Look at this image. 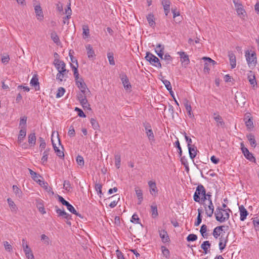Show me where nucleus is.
<instances>
[{
	"label": "nucleus",
	"mask_w": 259,
	"mask_h": 259,
	"mask_svg": "<svg viewBox=\"0 0 259 259\" xmlns=\"http://www.w3.org/2000/svg\"><path fill=\"white\" fill-rule=\"evenodd\" d=\"M229 212H231V210L229 208L223 209L218 206L214 212L215 219L220 223L227 221L230 217Z\"/></svg>",
	"instance_id": "nucleus-1"
},
{
	"label": "nucleus",
	"mask_w": 259,
	"mask_h": 259,
	"mask_svg": "<svg viewBox=\"0 0 259 259\" xmlns=\"http://www.w3.org/2000/svg\"><path fill=\"white\" fill-rule=\"evenodd\" d=\"M145 58L152 65L158 68H161V64L159 59L151 53L147 52Z\"/></svg>",
	"instance_id": "nucleus-2"
},
{
	"label": "nucleus",
	"mask_w": 259,
	"mask_h": 259,
	"mask_svg": "<svg viewBox=\"0 0 259 259\" xmlns=\"http://www.w3.org/2000/svg\"><path fill=\"white\" fill-rule=\"evenodd\" d=\"M245 57L249 67H254L256 64V53L252 52L251 53L248 50L245 52Z\"/></svg>",
	"instance_id": "nucleus-3"
},
{
	"label": "nucleus",
	"mask_w": 259,
	"mask_h": 259,
	"mask_svg": "<svg viewBox=\"0 0 259 259\" xmlns=\"http://www.w3.org/2000/svg\"><path fill=\"white\" fill-rule=\"evenodd\" d=\"M205 193H206V190L204 186L201 184L199 185L196 187V191L193 195L194 200L197 202H200V196L202 195H205Z\"/></svg>",
	"instance_id": "nucleus-4"
},
{
	"label": "nucleus",
	"mask_w": 259,
	"mask_h": 259,
	"mask_svg": "<svg viewBox=\"0 0 259 259\" xmlns=\"http://www.w3.org/2000/svg\"><path fill=\"white\" fill-rule=\"evenodd\" d=\"M119 77L122 81L125 90H131L132 88V85L130 82L129 79L126 74L124 72H122L119 74Z\"/></svg>",
	"instance_id": "nucleus-5"
},
{
	"label": "nucleus",
	"mask_w": 259,
	"mask_h": 259,
	"mask_svg": "<svg viewBox=\"0 0 259 259\" xmlns=\"http://www.w3.org/2000/svg\"><path fill=\"white\" fill-rule=\"evenodd\" d=\"M76 84L80 90V92L83 94H88L90 92L82 78L80 77L79 80L76 82Z\"/></svg>",
	"instance_id": "nucleus-6"
},
{
	"label": "nucleus",
	"mask_w": 259,
	"mask_h": 259,
	"mask_svg": "<svg viewBox=\"0 0 259 259\" xmlns=\"http://www.w3.org/2000/svg\"><path fill=\"white\" fill-rule=\"evenodd\" d=\"M178 54L180 56L182 65L186 67L190 63L188 55L185 52H178Z\"/></svg>",
	"instance_id": "nucleus-7"
},
{
	"label": "nucleus",
	"mask_w": 259,
	"mask_h": 259,
	"mask_svg": "<svg viewBox=\"0 0 259 259\" xmlns=\"http://www.w3.org/2000/svg\"><path fill=\"white\" fill-rule=\"evenodd\" d=\"M241 150L245 157L250 161H255V159L252 153H250L248 149L244 147L243 144L241 143Z\"/></svg>",
	"instance_id": "nucleus-8"
},
{
	"label": "nucleus",
	"mask_w": 259,
	"mask_h": 259,
	"mask_svg": "<svg viewBox=\"0 0 259 259\" xmlns=\"http://www.w3.org/2000/svg\"><path fill=\"white\" fill-rule=\"evenodd\" d=\"M203 206L205 208V213L207 217H211L214 211V206L212 202H209V205H207L205 203H203Z\"/></svg>",
	"instance_id": "nucleus-9"
},
{
	"label": "nucleus",
	"mask_w": 259,
	"mask_h": 259,
	"mask_svg": "<svg viewBox=\"0 0 259 259\" xmlns=\"http://www.w3.org/2000/svg\"><path fill=\"white\" fill-rule=\"evenodd\" d=\"M55 210L59 217H62L68 220L71 219V215L66 212L63 208L62 210L58 206H56Z\"/></svg>",
	"instance_id": "nucleus-10"
},
{
	"label": "nucleus",
	"mask_w": 259,
	"mask_h": 259,
	"mask_svg": "<svg viewBox=\"0 0 259 259\" xmlns=\"http://www.w3.org/2000/svg\"><path fill=\"white\" fill-rule=\"evenodd\" d=\"M159 236L163 243L169 242L170 239L167 232L165 230H159Z\"/></svg>",
	"instance_id": "nucleus-11"
},
{
	"label": "nucleus",
	"mask_w": 259,
	"mask_h": 259,
	"mask_svg": "<svg viewBox=\"0 0 259 259\" xmlns=\"http://www.w3.org/2000/svg\"><path fill=\"white\" fill-rule=\"evenodd\" d=\"M239 209L240 214V219L241 221H243L246 219V217L248 214V211L242 205L239 206Z\"/></svg>",
	"instance_id": "nucleus-12"
},
{
	"label": "nucleus",
	"mask_w": 259,
	"mask_h": 259,
	"mask_svg": "<svg viewBox=\"0 0 259 259\" xmlns=\"http://www.w3.org/2000/svg\"><path fill=\"white\" fill-rule=\"evenodd\" d=\"M164 50V46L161 44H158L155 49V52L161 59H163Z\"/></svg>",
	"instance_id": "nucleus-13"
},
{
	"label": "nucleus",
	"mask_w": 259,
	"mask_h": 259,
	"mask_svg": "<svg viewBox=\"0 0 259 259\" xmlns=\"http://www.w3.org/2000/svg\"><path fill=\"white\" fill-rule=\"evenodd\" d=\"M213 118L217 123V126H221L222 127L225 126V122L223 121L222 117L218 114L217 113H213Z\"/></svg>",
	"instance_id": "nucleus-14"
},
{
	"label": "nucleus",
	"mask_w": 259,
	"mask_h": 259,
	"mask_svg": "<svg viewBox=\"0 0 259 259\" xmlns=\"http://www.w3.org/2000/svg\"><path fill=\"white\" fill-rule=\"evenodd\" d=\"M189 154L191 159H193L197 155V149L195 145H192L188 147Z\"/></svg>",
	"instance_id": "nucleus-15"
},
{
	"label": "nucleus",
	"mask_w": 259,
	"mask_h": 259,
	"mask_svg": "<svg viewBox=\"0 0 259 259\" xmlns=\"http://www.w3.org/2000/svg\"><path fill=\"white\" fill-rule=\"evenodd\" d=\"M228 56L229 58V60L231 66V68L233 69L235 68L236 66V56L232 52H229Z\"/></svg>",
	"instance_id": "nucleus-16"
},
{
	"label": "nucleus",
	"mask_w": 259,
	"mask_h": 259,
	"mask_svg": "<svg viewBox=\"0 0 259 259\" xmlns=\"http://www.w3.org/2000/svg\"><path fill=\"white\" fill-rule=\"evenodd\" d=\"M148 185L150 187V193L153 195L157 192V189L155 182L150 181L148 182Z\"/></svg>",
	"instance_id": "nucleus-17"
},
{
	"label": "nucleus",
	"mask_w": 259,
	"mask_h": 259,
	"mask_svg": "<svg viewBox=\"0 0 259 259\" xmlns=\"http://www.w3.org/2000/svg\"><path fill=\"white\" fill-rule=\"evenodd\" d=\"M170 4V2L169 0H163L162 2V5L163 7L165 14L166 16H167L168 14L169 13Z\"/></svg>",
	"instance_id": "nucleus-18"
},
{
	"label": "nucleus",
	"mask_w": 259,
	"mask_h": 259,
	"mask_svg": "<svg viewBox=\"0 0 259 259\" xmlns=\"http://www.w3.org/2000/svg\"><path fill=\"white\" fill-rule=\"evenodd\" d=\"M52 145L53 148L54 149V151L55 153H56V155L59 157L61 158H63L64 157V152L62 151H61L58 147H57L56 144L54 143L53 140L51 139Z\"/></svg>",
	"instance_id": "nucleus-19"
},
{
	"label": "nucleus",
	"mask_w": 259,
	"mask_h": 259,
	"mask_svg": "<svg viewBox=\"0 0 259 259\" xmlns=\"http://www.w3.org/2000/svg\"><path fill=\"white\" fill-rule=\"evenodd\" d=\"M34 10L37 19L40 20H42L44 18V15L40 6L39 5L36 6Z\"/></svg>",
	"instance_id": "nucleus-20"
},
{
	"label": "nucleus",
	"mask_w": 259,
	"mask_h": 259,
	"mask_svg": "<svg viewBox=\"0 0 259 259\" xmlns=\"http://www.w3.org/2000/svg\"><path fill=\"white\" fill-rule=\"evenodd\" d=\"M28 169L32 179L38 183L40 185H41V182L39 179H38V178L40 177V176L36 172L33 171L32 169L29 168Z\"/></svg>",
	"instance_id": "nucleus-21"
},
{
	"label": "nucleus",
	"mask_w": 259,
	"mask_h": 259,
	"mask_svg": "<svg viewBox=\"0 0 259 259\" xmlns=\"http://www.w3.org/2000/svg\"><path fill=\"white\" fill-rule=\"evenodd\" d=\"M30 84L32 86L34 87L36 91H38L40 89L39 84L38 78L36 76H33L30 80Z\"/></svg>",
	"instance_id": "nucleus-22"
},
{
	"label": "nucleus",
	"mask_w": 259,
	"mask_h": 259,
	"mask_svg": "<svg viewBox=\"0 0 259 259\" xmlns=\"http://www.w3.org/2000/svg\"><path fill=\"white\" fill-rule=\"evenodd\" d=\"M85 47L87 50V54L89 58L93 59L94 57L95 56V52L92 46L89 44L87 45Z\"/></svg>",
	"instance_id": "nucleus-23"
},
{
	"label": "nucleus",
	"mask_w": 259,
	"mask_h": 259,
	"mask_svg": "<svg viewBox=\"0 0 259 259\" xmlns=\"http://www.w3.org/2000/svg\"><path fill=\"white\" fill-rule=\"evenodd\" d=\"M184 106L187 111L188 115L190 117H192V108H191L190 103L187 99H185L184 101Z\"/></svg>",
	"instance_id": "nucleus-24"
},
{
	"label": "nucleus",
	"mask_w": 259,
	"mask_h": 259,
	"mask_svg": "<svg viewBox=\"0 0 259 259\" xmlns=\"http://www.w3.org/2000/svg\"><path fill=\"white\" fill-rule=\"evenodd\" d=\"M28 142L30 146H34L36 143V136L34 133L30 134L28 137Z\"/></svg>",
	"instance_id": "nucleus-25"
},
{
	"label": "nucleus",
	"mask_w": 259,
	"mask_h": 259,
	"mask_svg": "<svg viewBox=\"0 0 259 259\" xmlns=\"http://www.w3.org/2000/svg\"><path fill=\"white\" fill-rule=\"evenodd\" d=\"M82 35L84 39L89 38L90 37V29L88 25H82Z\"/></svg>",
	"instance_id": "nucleus-26"
},
{
	"label": "nucleus",
	"mask_w": 259,
	"mask_h": 259,
	"mask_svg": "<svg viewBox=\"0 0 259 259\" xmlns=\"http://www.w3.org/2000/svg\"><path fill=\"white\" fill-rule=\"evenodd\" d=\"M147 19L149 25L151 27H154L155 25V17L153 14L150 13L147 16Z\"/></svg>",
	"instance_id": "nucleus-27"
},
{
	"label": "nucleus",
	"mask_w": 259,
	"mask_h": 259,
	"mask_svg": "<svg viewBox=\"0 0 259 259\" xmlns=\"http://www.w3.org/2000/svg\"><path fill=\"white\" fill-rule=\"evenodd\" d=\"M246 137L250 143V145L253 147H255L256 145V143L254 136L252 134L250 133L247 135Z\"/></svg>",
	"instance_id": "nucleus-28"
},
{
	"label": "nucleus",
	"mask_w": 259,
	"mask_h": 259,
	"mask_svg": "<svg viewBox=\"0 0 259 259\" xmlns=\"http://www.w3.org/2000/svg\"><path fill=\"white\" fill-rule=\"evenodd\" d=\"M211 244L208 241H204L201 245V248L203 250L205 254L209 251L208 249L210 247Z\"/></svg>",
	"instance_id": "nucleus-29"
},
{
	"label": "nucleus",
	"mask_w": 259,
	"mask_h": 259,
	"mask_svg": "<svg viewBox=\"0 0 259 259\" xmlns=\"http://www.w3.org/2000/svg\"><path fill=\"white\" fill-rule=\"evenodd\" d=\"M249 73L250 74H248V79L251 85H252L253 87L256 86V81L255 79V77L254 75H252V72L250 71Z\"/></svg>",
	"instance_id": "nucleus-30"
},
{
	"label": "nucleus",
	"mask_w": 259,
	"mask_h": 259,
	"mask_svg": "<svg viewBox=\"0 0 259 259\" xmlns=\"http://www.w3.org/2000/svg\"><path fill=\"white\" fill-rule=\"evenodd\" d=\"M245 125L248 128H251L253 127V121L251 117H249V116L244 118Z\"/></svg>",
	"instance_id": "nucleus-31"
},
{
	"label": "nucleus",
	"mask_w": 259,
	"mask_h": 259,
	"mask_svg": "<svg viewBox=\"0 0 259 259\" xmlns=\"http://www.w3.org/2000/svg\"><path fill=\"white\" fill-rule=\"evenodd\" d=\"M51 37L53 41L57 45L61 44L59 37L55 31H53L51 34Z\"/></svg>",
	"instance_id": "nucleus-32"
},
{
	"label": "nucleus",
	"mask_w": 259,
	"mask_h": 259,
	"mask_svg": "<svg viewBox=\"0 0 259 259\" xmlns=\"http://www.w3.org/2000/svg\"><path fill=\"white\" fill-rule=\"evenodd\" d=\"M135 192H136L137 196L138 199V204L140 205V204H141V202H142V201L143 200V193H142V191L141 189H140L136 188L135 189Z\"/></svg>",
	"instance_id": "nucleus-33"
},
{
	"label": "nucleus",
	"mask_w": 259,
	"mask_h": 259,
	"mask_svg": "<svg viewBox=\"0 0 259 259\" xmlns=\"http://www.w3.org/2000/svg\"><path fill=\"white\" fill-rule=\"evenodd\" d=\"M70 66L72 69V70L73 71L74 76L75 77V82H76L77 81H79L80 78L79 77V73H78V69H77L78 67L75 66L72 64H70Z\"/></svg>",
	"instance_id": "nucleus-34"
},
{
	"label": "nucleus",
	"mask_w": 259,
	"mask_h": 259,
	"mask_svg": "<svg viewBox=\"0 0 259 259\" xmlns=\"http://www.w3.org/2000/svg\"><path fill=\"white\" fill-rule=\"evenodd\" d=\"M50 149H47L43 153V156L41 158V162L43 164H45L48 161V157L49 155Z\"/></svg>",
	"instance_id": "nucleus-35"
},
{
	"label": "nucleus",
	"mask_w": 259,
	"mask_h": 259,
	"mask_svg": "<svg viewBox=\"0 0 259 259\" xmlns=\"http://www.w3.org/2000/svg\"><path fill=\"white\" fill-rule=\"evenodd\" d=\"M7 201L11 210L13 212H16L18 208L14 201H12L11 198H8L7 199Z\"/></svg>",
	"instance_id": "nucleus-36"
},
{
	"label": "nucleus",
	"mask_w": 259,
	"mask_h": 259,
	"mask_svg": "<svg viewBox=\"0 0 259 259\" xmlns=\"http://www.w3.org/2000/svg\"><path fill=\"white\" fill-rule=\"evenodd\" d=\"M13 190L16 196L19 198L22 197V192L16 185L13 186Z\"/></svg>",
	"instance_id": "nucleus-37"
},
{
	"label": "nucleus",
	"mask_w": 259,
	"mask_h": 259,
	"mask_svg": "<svg viewBox=\"0 0 259 259\" xmlns=\"http://www.w3.org/2000/svg\"><path fill=\"white\" fill-rule=\"evenodd\" d=\"M26 135V129L24 127V129H21L19 132V136L18 138V141L20 142H21L24 138L25 137Z\"/></svg>",
	"instance_id": "nucleus-38"
},
{
	"label": "nucleus",
	"mask_w": 259,
	"mask_h": 259,
	"mask_svg": "<svg viewBox=\"0 0 259 259\" xmlns=\"http://www.w3.org/2000/svg\"><path fill=\"white\" fill-rule=\"evenodd\" d=\"M107 58L109 61V63L111 65H114L115 63L114 59V54L112 52H109L107 53Z\"/></svg>",
	"instance_id": "nucleus-39"
},
{
	"label": "nucleus",
	"mask_w": 259,
	"mask_h": 259,
	"mask_svg": "<svg viewBox=\"0 0 259 259\" xmlns=\"http://www.w3.org/2000/svg\"><path fill=\"white\" fill-rule=\"evenodd\" d=\"M54 64L57 70H59L60 68V66H64L65 65V63L64 62V61L60 60L59 59L57 58H55L54 61Z\"/></svg>",
	"instance_id": "nucleus-40"
},
{
	"label": "nucleus",
	"mask_w": 259,
	"mask_h": 259,
	"mask_svg": "<svg viewBox=\"0 0 259 259\" xmlns=\"http://www.w3.org/2000/svg\"><path fill=\"white\" fill-rule=\"evenodd\" d=\"M26 257L28 259H34V255L32 253L31 248L29 247L28 249L23 250Z\"/></svg>",
	"instance_id": "nucleus-41"
},
{
	"label": "nucleus",
	"mask_w": 259,
	"mask_h": 259,
	"mask_svg": "<svg viewBox=\"0 0 259 259\" xmlns=\"http://www.w3.org/2000/svg\"><path fill=\"white\" fill-rule=\"evenodd\" d=\"M114 197V200L111 202L109 206L111 208H114L117 204V202L118 200L120 199L119 196L118 195H115L113 196L111 198Z\"/></svg>",
	"instance_id": "nucleus-42"
},
{
	"label": "nucleus",
	"mask_w": 259,
	"mask_h": 259,
	"mask_svg": "<svg viewBox=\"0 0 259 259\" xmlns=\"http://www.w3.org/2000/svg\"><path fill=\"white\" fill-rule=\"evenodd\" d=\"M146 133L149 141L151 143L155 141V137L152 130L146 131Z\"/></svg>",
	"instance_id": "nucleus-43"
},
{
	"label": "nucleus",
	"mask_w": 259,
	"mask_h": 259,
	"mask_svg": "<svg viewBox=\"0 0 259 259\" xmlns=\"http://www.w3.org/2000/svg\"><path fill=\"white\" fill-rule=\"evenodd\" d=\"M207 231V226L206 225H202L201 227L200 232L202 236L204 238H207V234L206 233V232Z\"/></svg>",
	"instance_id": "nucleus-44"
},
{
	"label": "nucleus",
	"mask_w": 259,
	"mask_h": 259,
	"mask_svg": "<svg viewBox=\"0 0 259 259\" xmlns=\"http://www.w3.org/2000/svg\"><path fill=\"white\" fill-rule=\"evenodd\" d=\"M90 122L92 124V127L95 130H98L99 128V124L96 119L92 118L90 120Z\"/></svg>",
	"instance_id": "nucleus-45"
},
{
	"label": "nucleus",
	"mask_w": 259,
	"mask_h": 259,
	"mask_svg": "<svg viewBox=\"0 0 259 259\" xmlns=\"http://www.w3.org/2000/svg\"><path fill=\"white\" fill-rule=\"evenodd\" d=\"M71 4L69 3L67 9H65V13L66 14V16L65 17L66 19H69L71 18V15L72 14V10L70 8Z\"/></svg>",
	"instance_id": "nucleus-46"
},
{
	"label": "nucleus",
	"mask_w": 259,
	"mask_h": 259,
	"mask_svg": "<svg viewBox=\"0 0 259 259\" xmlns=\"http://www.w3.org/2000/svg\"><path fill=\"white\" fill-rule=\"evenodd\" d=\"M161 250L162 253L166 258H168L169 256L170 252L169 250L164 246H161Z\"/></svg>",
	"instance_id": "nucleus-47"
},
{
	"label": "nucleus",
	"mask_w": 259,
	"mask_h": 259,
	"mask_svg": "<svg viewBox=\"0 0 259 259\" xmlns=\"http://www.w3.org/2000/svg\"><path fill=\"white\" fill-rule=\"evenodd\" d=\"M151 213H152V218H156L158 215L157 206L156 205H154V206L151 205Z\"/></svg>",
	"instance_id": "nucleus-48"
},
{
	"label": "nucleus",
	"mask_w": 259,
	"mask_h": 259,
	"mask_svg": "<svg viewBox=\"0 0 259 259\" xmlns=\"http://www.w3.org/2000/svg\"><path fill=\"white\" fill-rule=\"evenodd\" d=\"M27 121V117L23 116L20 118L19 126L21 127V129H24V127L26 128Z\"/></svg>",
	"instance_id": "nucleus-49"
},
{
	"label": "nucleus",
	"mask_w": 259,
	"mask_h": 259,
	"mask_svg": "<svg viewBox=\"0 0 259 259\" xmlns=\"http://www.w3.org/2000/svg\"><path fill=\"white\" fill-rule=\"evenodd\" d=\"M65 92V90L63 87H60L58 88L57 93L56 94V98H59L62 97Z\"/></svg>",
	"instance_id": "nucleus-50"
},
{
	"label": "nucleus",
	"mask_w": 259,
	"mask_h": 259,
	"mask_svg": "<svg viewBox=\"0 0 259 259\" xmlns=\"http://www.w3.org/2000/svg\"><path fill=\"white\" fill-rule=\"evenodd\" d=\"M79 102L84 109L86 108L88 110H91V108H90V105L89 104L87 99L84 100Z\"/></svg>",
	"instance_id": "nucleus-51"
},
{
	"label": "nucleus",
	"mask_w": 259,
	"mask_h": 259,
	"mask_svg": "<svg viewBox=\"0 0 259 259\" xmlns=\"http://www.w3.org/2000/svg\"><path fill=\"white\" fill-rule=\"evenodd\" d=\"M63 187L67 191H70L72 189L70 182L67 180L64 181Z\"/></svg>",
	"instance_id": "nucleus-52"
},
{
	"label": "nucleus",
	"mask_w": 259,
	"mask_h": 259,
	"mask_svg": "<svg viewBox=\"0 0 259 259\" xmlns=\"http://www.w3.org/2000/svg\"><path fill=\"white\" fill-rule=\"evenodd\" d=\"M65 67L66 65L64 66H61V69H60L59 68V70H57L59 72V77L60 76V74L62 75V76L64 77L65 75L68 72V70L66 69Z\"/></svg>",
	"instance_id": "nucleus-53"
},
{
	"label": "nucleus",
	"mask_w": 259,
	"mask_h": 259,
	"mask_svg": "<svg viewBox=\"0 0 259 259\" xmlns=\"http://www.w3.org/2000/svg\"><path fill=\"white\" fill-rule=\"evenodd\" d=\"M102 186L101 184L99 183H96L95 188L96 191L97 192L98 194L100 195V197L101 196V195L103 194L102 192Z\"/></svg>",
	"instance_id": "nucleus-54"
},
{
	"label": "nucleus",
	"mask_w": 259,
	"mask_h": 259,
	"mask_svg": "<svg viewBox=\"0 0 259 259\" xmlns=\"http://www.w3.org/2000/svg\"><path fill=\"white\" fill-rule=\"evenodd\" d=\"M41 240L43 241L44 243L46 245H48L50 244V240L49 238L45 234L41 235Z\"/></svg>",
	"instance_id": "nucleus-55"
},
{
	"label": "nucleus",
	"mask_w": 259,
	"mask_h": 259,
	"mask_svg": "<svg viewBox=\"0 0 259 259\" xmlns=\"http://www.w3.org/2000/svg\"><path fill=\"white\" fill-rule=\"evenodd\" d=\"M76 162L79 166H83L84 165L83 158L81 155H78L77 156Z\"/></svg>",
	"instance_id": "nucleus-56"
},
{
	"label": "nucleus",
	"mask_w": 259,
	"mask_h": 259,
	"mask_svg": "<svg viewBox=\"0 0 259 259\" xmlns=\"http://www.w3.org/2000/svg\"><path fill=\"white\" fill-rule=\"evenodd\" d=\"M139 221L140 219L138 215L136 213H134L132 217L131 221L134 223L140 224Z\"/></svg>",
	"instance_id": "nucleus-57"
},
{
	"label": "nucleus",
	"mask_w": 259,
	"mask_h": 259,
	"mask_svg": "<svg viewBox=\"0 0 259 259\" xmlns=\"http://www.w3.org/2000/svg\"><path fill=\"white\" fill-rule=\"evenodd\" d=\"M87 95V94H83L81 92L78 94L77 95V98L79 102H81L84 100L87 99V97H86Z\"/></svg>",
	"instance_id": "nucleus-58"
},
{
	"label": "nucleus",
	"mask_w": 259,
	"mask_h": 259,
	"mask_svg": "<svg viewBox=\"0 0 259 259\" xmlns=\"http://www.w3.org/2000/svg\"><path fill=\"white\" fill-rule=\"evenodd\" d=\"M197 239V236L194 234H189L187 237L188 241H194Z\"/></svg>",
	"instance_id": "nucleus-59"
},
{
	"label": "nucleus",
	"mask_w": 259,
	"mask_h": 259,
	"mask_svg": "<svg viewBox=\"0 0 259 259\" xmlns=\"http://www.w3.org/2000/svg\"><path fill=\"white\" fill-rule=\"evenodd\" d=\"M115 164L117 168L120 167V156L119 155H116L115 156Z\"/></svg>",
	"instance_id": "nucleus-60"
},
{
	"label": "nucleus",
	"mask_w": 259,
	"mask_h": 259,
	"mask_svg": "<svg viewBox=\"0 0 259 259\" xmlns=\"http://www.w3.org/2000/svg\"><path fill=\"white\" fill-rule=\"evenodd\" d=\"M162 81L167 90H171V88H172V87L170 82L168 80L163 79L162 80Z\"/></svg>",
	"instance_id": "nucleus-61"
},
{
	"label": "nucleus",
	"mask_w": 259,
	"mask_h": 259,
	"mask_svg": "<svg viewBox=\"0 0 259 259\" xmlns=\"http://www.w3.org/2000/svg\"><path fill=\"white\" fill-rule=\"evenodd\" d=\"M219 228L217 229V227H215L213 229V231L212 232V235L215 239H217L220 236V235L221 234V232L219 230Z\"/></svg>",
	"instance_id": "nucleus-62"
},
{
	"label": "nucleus",
	"mask_w": 259,
	"mask_h": 259,
	"mask_svg": "<svg viewBox=\"0 0 259 259\" xmlns=\"http://www.w3.org/2000/svg\"><path fill=\"white\" fill-rule=\"evenodd\" d=\"M66 206L67 209L72 213L74 214L76 213V210L75 209L74 207L69 203L66 205Z\"/></svg>",
	"instance_id": "nucleus-63"
},
{
	"label": "nucleus",
	"mask_w": 259,
	"mask_h": 259,
	"mask_svg": "<svg viewBox=\"0 0 259 259\" xmlns=\"http://www.w3.org/2000/svg\"><path fill=\"white\" fill-rule=\"evenodd\" d=\"M236 12L238 15L240 17H241V16H244V13H245V11L243 9V6L242 7L238 8V9H236Z\"/></svg>",
	"instance_id": "nucleus-64"
}]
</instances>
